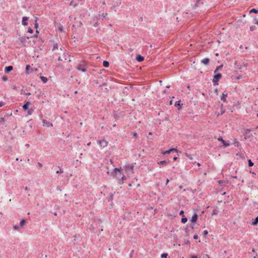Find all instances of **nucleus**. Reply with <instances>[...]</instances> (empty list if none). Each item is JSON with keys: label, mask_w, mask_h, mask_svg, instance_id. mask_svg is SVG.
<instances>
[{"label": "nucleus", "mask_w": 258, "mask_h": 258, "mask_svg": "<svg viewBox=\"0 0 258 258\" xmlns=\"http://www.w3.org/2000/svg\"><path fill=\"white\" fill-rule=\"evenodd\" d=\"M76 68L78 71H82V72H86V69L85 62L84 61H80L77 65Z\"/></svg>", "instance_id": "1"}, {"label": "nucleus", "mask_w": 258, "mask_h": 258, "mask_svg": "<svg viewBox=\"0 0 258 258\" xmlns=\"http://www.w3.org/2000/svg\"><path fill=\"white\" fill-rule=\"evenodd\" d=\"M221 77L222 76L220 74H217L214 76V78L213 79V82L215 85L217 84V82L221 78Z\"/></svg>", "instance_id": "2"}, {"label": "nucleus", "mask_w": 258, "mask_h": 258, "mask_svg": "<svg viewBox=\"0 0 258 258\" xmlns=\"http://www.w3.org/2000/svg\"><path fill=\"white\" fill-rule=\"evenodd\" d=\"M98 143L100 145V147L102 148L106 147L108 145V142L104 140L99 141Z\"/></svg>", "instance_id": "3"}, {"label": "nucleus", "mask_w": 258, "mask_h": 258, "mask_svg": "<svg viewBox=\"0 0 258 258\" xmlns=\"http://www.w3.org/2000/svg\"><path fill=\"white\" fill-rule=\"evenodd\" d=\"M42 123H43V126H45L47 127H52L53 126V124L52 123L50 122H48V121H47L45 119H42Z\"/></svg>", "instance_id": "4"}, {"label": "nucleus", "mask_w": 258, "mask_h": 258, "mask_svg": "<svg viewBox=\"0 0 258 258\" xmlns=\"http://www.w3.org/2000/svg\"><path fill=\"white\" fill-rule=\"evenodd\" d=\"M218 140L221 141L222 143L223 146L225 147H228L230 145L229 143L225 142L224 140H223L222 137L218 138Z\"/></svg>", "instance_id": "5"}, {"label": "nucleus", "mask_w": 258, "mask_h": 258, "mask_svg": "<svg viewBox=\"0 0 258 258\" xmlns=\"http://www.w3.org/2000/svg\"><path fill=\"white\" fill-rule=\"evenodd\" d=\"M171 151H175V152H177V150L176 148H171L168 150H167L166 151H164L163 152H162V154L165 155V154H170L171 153Z\"/></svg>", "instance_id": "6"}, {"label": "nucleus", "mask_w": 258, "mask_h": 258, "mask_svg": "<svg viewBox=\"0 0 258 258\" xmlns=\"http://www.w3.org/2000/svg\"><path fill=\"white\" fill-rule=\"evenodd\" d=\"M197 219H198V215L196 213H195L191 217V222L194 223H195L197 222Z\"/></svg>", "instance_id": "7"}, {"label": "nucleus", "mask_w": 258, "mask_h": 258, "mask_svg": "<svg viewBox=\"0 0 258 258\" xmlns=\"http://www.w3.org/2000/svg\"><path fill=\"white\" fill-rule=\"evenodd\" d=\"M26 71L27 74H29L33 71V69L30 65H27L26 67Z\"/></svg>", "instance_id": "8"}, {"label": "nucleus", "mask_w": 258, "mask_h": 258, "mask_svg": "<svg viewBox=\"0 0 258 258\" xmlns=\"http://www.w3.org/2000/svg\"><path fill=\"white\" fill-rule=\"evenodd\" d=\"M28 19V18L27 17H23V19H22V24L23 25H24V26H27L28 25V23L27 22Z\"/></svg>", "instance_id": "9"}, {"label": "nucleus", "mask_w": 258, "mask_h": 258, "mask_svg": "<svg viewBox=\"0 0 258 258\" xmlns=\"http://www.w3.org/2000/svg\"><path fill=\"white\" fill-rule=\"evenodd\" d=\"M121 168H115L114 169V171L113 172V174L117 175V174H121Z\"/></svg>", "instance_id": "10"}, {"label": "nucleus", "mask_w": 258, "mask_h": 258, "mask_svg": "<svg viewBox=\"0 0 258 258\" xmlns=\"http://www.w3.org/2000/svg\"><path fill=\"white\" fill-rule=\"evenodd\" d=\"M31 104V102L28 101L27 102L25 103V104L23 106V109L24 110H27L28 107H29V106L30 105V104Z\"/></svg>", "instance_id": "11"}, {"label": "nucleus", "mask_w": 258, "mask_h": 258, "mask_svg": "<svg viewBox=\"0 0 258 258\" xmlns=\"http://www.w3.org/2000/svg\"><path fill=\"white\" fill-rule=\"evenodd\" d=\"M170 163L169 160H164L158 163V164L165 165Z\"/></svg>", "instance_id": "12"}, {"label": "nucleus", "mask_w": 258, "mask_h": 258, "mask_svg": "<svg viewBox=\"0 0 258 258\" xmlns=\"http://www.w3.org/2000/svg\"><path fill=\"white\" fill-rule=\"evenodd\" d=\"M26 223V222L25 219H22L20 223V227H21L22 228H23V227L25 225Z\"/></svg>", "instance_id": "13"}, {"label": "nucleus", "mask_w": 258, "mask_h": 258, "mask_svg": "<svg viewBox=\"0 0 258 258\" xmlns=\"http://www.w3.org/2000/svg\"><path fill=\"white\" fill-rule=\"evenodd\" d=\"M13 228L14 230L19 231L22 228L20 227V225H15L13 226Z\"/></svg>", "instance_id": "14"}, {"label": "nucleus", "mask_w": 258, "mask_h": 258, "mask_svg": "<svg viewBox=\"0 0 258 258\" xmlns=\"http://www.w3.org/2000/svg\"><path fill=\"white\" fill-rule=\"evenodd\" d=\"M209 59L208 58H204L202 60V63H203L204 64H208L209 62Z\"/></svg>", "instance_id": "15"}, {"label": "nucleus", "mask_w": 258, "mask_h": 258, "mask_svg": "<svg viewBox=\"0 0 258 258\" xmlns=\"http://www.w3.org/2000/svg\"><path fill=\"white\" fill-rule=\"evenodd\" d=\"M13 70V67L11 66L6 67L5 72L6 73H9Z\"/></svg>", "instance_id": "16"}, {"label": "nucleus", "mask_w": 258, "mask_h": 258, "mask_svg": "<svg viewBox=\"0 0 258 258\" xmlns=\"http://www.w3.org/2000/svg\"><path fill=\"white\" fill-rule=\"evenodd\" d=\"M136 59L139 62H141L144 60V57L140 55H138L136 57Z\"/></svg>", "instance_id": "17"}, {"label": "nucleus", "mask_w": 258, "mask_h": 258, "mask_svg": "<svg viewBox=\"0 0 258 258\" xmlns=\"http://www.w3.org/2000/svg\"><path fill=\"white\" fill-rule=\"evenodd\" d=\"M227 96V93H226V94L223 93L222 96L221 98V100H222L224 102H226V98Z\"/></svg>", "instance_id": "18"}, {"label": "nucleus", "mask_w": 258, "mask_h": 258, "mask_svg": "<svg viewBox=\"0 0 258 258\" xmlns=\"http://www.w3.org/2000/svg\"><path fill=\"white\" fill-rule=\"evenodd\" d=\"M40 79L42 80V81L44 83H45L47 82V78L45 77H43V76H40Z\"/></svg>", "instance_id": "19"}, {"label": "nucleus", "mask_w": 258, "mask_h": 258, "mask_svg": "<svg viewBox=\"0 0 258 258\" xmlns=\"http://www.w3.org/2000/svg\"><path fill=\"white\" fill-rule=\"evenodd\" d=\"M258 223V216L256 217V218L253 220V221L252 222V225H256Z\"/></svg>", "instance_id": "20"}, {"label": "nucleus", "mask_w": 258, "mask_h": 258, "mask_svg": "<svg viewBox=\"0 0 258 258\" xmlns=\"http://www.w3.org/2000/svg\"><path fill=\"white\" fill-rule=\"evenodd\" d=\"M103 66L105 68H107L109 66V62L107 61L104 60L103 62Z\"/></svg>", "instance_id": "21"}, {"label": "nucleus", "mask_w": 258, "mask_h": 258, "mask_svg": "<svg viewBox=\"0 0 258 258\" xmlns=\"http://www.w3.org/2000/svg\"><path fill=\"white\" fill-rule=\"evenodd\" d=\"M187 219L186 217H183L181 219V222L183 223H185L187 222Z\"/></svg>", "instance_id": "22"}, {"label": "nucleus", "mask_w": 258, "mask_h": 258, "mask_svg": "<svg viewBox=\"0 0 258 258\" xmlns=\"http://www.w3.org/2000/svg\"><path fill=\"white\" fill-rule=\"evenodd\" d=\"M222 67H223V66H222V65H221V66H220L218 67L216 69V70H215L214 73H217V71H218L219 69H221V68H222Z\"/></svg>", "instance_id": "23"}, {"label": "nucleus", "mask_w": 258, "mask_h": 258, "mask_svg": "<svg viewBox=\"0 0 258 258\" xmlns=\"http://www.w3.org/2000/svg\"><path fill=\"white\" fill-rule=\"evenodd\" d=\"M250 13H257L258 10L255 9H253L250 10Z\"/></svg>", "instance_id": "24"}, {"label": "nucleus", "mask_w": 258, "mask_h": 258, "mask_svg": "<svg viewBox=\"0 0 258 258\" xmlns=\"http://www.w3.org/2000/svg\"><path fill=\"white\" fill-rule=\"evenodd\" d=\"M243 68V66L242 64H237L236 65V69H242Z\"/></svg>", "instance_id": "25"}, {"label": "nucleus", "mask_w": 258, "mask_h": 258, "mask_svg": "<svg viewBox=\"0 0 258 258\" xmlns=\"http://www.w3.org/2000/svg\"><path fill=\"white\" fill-rule=\"evenodd\" d=\"M2 79L3 81H7L8 80V78L7 76H3L2 78Z\"/></svg>", "instance_id": "26"}, {"label": "nucleus", "mask_w": 258, "mask_h": 258, "mask_svg": "<svg viewBox=\"0 0 258 258\" xmlns=\"http://www.w3.org/2000/svg\"><path fill=\"white\" fill-rule=\"evenodd\" d=\"M132 135L133 136V137H135V138H138V134L136 132H134L132 134Z\"/></svg>", "instance_id": "27"}, {"label": "nucleus", "mask_w": 258, "mask_h": 258, "mask_svg": "<svg viewBox=\"0 0 258 258\" xmlns=\"http://www.w3.org/2000/svg\"><path fill=\"white\" fill-rule=\"evenodd\" d=\"M180 101H176L175 102V106L176 107H178V106H180Z\"/></svg>", "instance_id": "28"}, {"label": "nucleus", "mask_w": 258, "mask_h": 258, "mask_svg": "<svg viewBox=\"0 0 258 258\" xmlns=\"http://www.w3.org/2000/svg\"><path fill=\"white\" fill-rule=\"evenodd\" d=\"M167 253H162L161 254V257L162 258H166L167 257Z\"/></svg>", "instance_id": "29"}, {"label": "nucleus", "mask_w": 258, "mask_h": 258, "mask_svg": "<svg viewBox=\"0 0 258 258\" xmlns=\"http://www.w3.org/2000/svg\"><path fill=\"white\" fill-rule=\"evenodd\" d=\"M77 4H75L73 1H72L71 3H70V6H73V7H76L77 6Z\"/></svg>", "instance_id": "30"}, {"label": "nucleus", "mask_w": 258, "mask_h": 258, "mask_svg": "<svg viewBox=\"0 0 258 258\" xmlns=\"http://www.w3.org/2000/svg\"><path fill=\"white\" fill-rule=\"evenodd\" d=\"M248 165L250 167L252 166L253 165V163L251 162L250 160H248Z\"/></svg>", "instance_id": "31"}, {"label": "nucleus", "mask_w": 258, "mask_h": 258, "mask_svg": "<svg viewBox=\"0 0 258 258\" xmlns=\"http://www.w3.org/2000/svg\"><path fill=\"white\" fill-rule=\"evenodd\" d=\"M185 155H186V157H187L189 159H190V160H192V157L191 156V155H189V154H187V153L185 154Z\"/></svg>", "instance_id": "32"}, {"label": "nucleus", "mask_w": 258, "mask_h": 258, "mask_svg": "<svg viewBox=\"0 0 258 258\" xmlns=\"http://www.w3.org/2000/svg\"><path fill=\"white\" fill-rule=\"evenodd\" d=\"M63 59L66 60V59H67V58H66V57H62H62H59L58 58V60H59V61H62Z\"/></svg>", "instance_id": "33"}, {"label": "nucleus", "mask_w": 258, "mask_h": 258, "mask_svg": "<svg viewBox=\"0 0 258 258\" xmlns=\"http://www.w3.org/2000/svg\"><path fill=\"white\" fill-rule=\"evenodd\" d=\"M33 112V110H29L28 111V115H31L32 114V113Z\"/></svg>", "instance_id": "34"}, {"label": "nucleus", "mask_w": 258, "mask_h": 258, "mask_svg": "<svg viewBox=\"0 0 258 258\" xmlns=\"http://www.w3.org/2000/svg\"><path fill=\"white\" fill-rule=\"evenodd\" d=\"M58 48V45L57 44H54L53 45V49Z\"/></svg>", "instance_id": "35"}, {"label": "nucleus", "mask_w": 258, "mask_h": 258, "mask_svg": "<svg viewBox=\"0 0 258 258\" xmlns=\"http://www.w3.org/2000/svg\"><path fill=\"white\" fill-rule=\"evenodd\" d=\"M242 78H243V77H242V76H238V77H236L235 78V79H236V80H239V79H242Z\"/></svg>", "instance_id": "36"}, {"label": "nucleus", "mask_w": 258, "mask_h": 258, "mask_svg": "<svg viewBox=\"0 0 258 258\" xmlns=\"http://www.w3.org/2000/svg\"><path fill=\"white\" fill-rule=\"evenodd\" d=\"M208 234V231H207V230H205V231H204V235L205 236H206Z\"/></svg>", "instance_id": "37"}, {"label": "nucleus", "mask_w": 258, "mask_h": 258, "mask_svg": "<svg viewBox=\"0 0 258 258\" xmlns=\"http://www.w3.org/2000/svg\"><path fill=\"white\" fill-rule=\"evenodd\" d=\"M255 26H251L250 27V30L251 31H253L255 29Z\"/></svg>", "instance_id": "38"}, {"label": "nucleus", "mask_w": 258, "mask_h": 258, "mask_svg": "<svg viewBox=\"0 0 258 258\" xmlns=\"http://www.w3.org/2000/svg\"><path fill=\"white\" fill-rule=\"evenodd\" d=\"M28 32L30 33H32L33 32V30L31 28H29Z\"/></svg>", "instance_id": "39"}, {"label": "nucleus", "mask_w": 258, "mask_h": 258, "mask_svg": "<svg viewBox=\"0 0 258 258\" xmlns=\"http://www.w3.org/2000/svg\"><path fill=\"white\" fill-rule=\"evenodd\" d=\"M194 238L195 239H197L198 238V235L197 234H195L194 236Z\"/></svg>", "instance_id": "40"}, {"label": "nucleus", "mask_w": 258, "mask_h": 258, "mask_svg": "<svg viewBox=\"0 0 258 258\" xmlns=\"http://www.w3.org/2000/svg\"><path fill=\"white\" fill-rule=\"evenodd\" d=\"M234 144H235V146H237V147H238V146H239V143L238 142H236L234 143Z\"/></svg>", "instance_id": "41"}, {"label": "nucleus", "mask_w": 258, "mask_h": 258, "mask_svg": "<svg viewBox=\"0 0 258 258\" xmlns=\"http://www.w3.org/2000/svg\"><path fill=\"white\" fill-rule=\"evenodd\" d=\"M38 23L37 22H36L35 24V28L36 29H37L38 28Z\"/></svg>", "instance_id": "42"}, {"label": "nucleus", "mask_w": 258, "mask_h": 258, "mask_svg": "<svg viewBox=\"0 0 258 258\" xmlns=\"http://www.w3.org/2000/svg\"><path fill=\"white\" fill-rule=\"evenodd\" d=\"M121 179L122 181L125 180V176L124 175H123V176H122Z\"/></svg>", "instance_id": "43"}, {"label": "nucleus", "mask_w": 258, "mask_h": 258, "mask_svg": "<svg viewBox=\"0 0 258 258\" xmlns=\"http://www.w3.org/2000/svg\"><path fill=\"white\" fill-rule=\"evenodd\" d=\"M4 105V103L3 102H0V107H2Z\"/></svg>", "instance_id": "44"}, {"label": "nucleus", "mask_w": 258, "mask_h": 258, "mask_svg": "<svg viewBox=\"0 0 258 258\" xmlns=\"http://www.w3.org/2000/svg\"><path fill=\"white\" fill-rule=\"evenodd\" d=\"M62 172H63V171L61 169H60V171H56V173H62Z\"/></svg>", "instance_id": "45"}, {"label": "nucleus", "mask_w": 258, "mask_h": 258, "mask_svg": "<svg viewBox=\"0 0 258 258\" xmlns=\"http://www.w3.org/2000/svg\"><path fill=\"white\" fill-rule=\"evenodd\" d=\"M62 30H63V28H62V26H61V27H60L59 28V30L60 31H61H61H62Z\"/></svg>", "instance_id": "46"}, {"label": "nucleus", "mask_w": 258, "mask_h": 258, "mask_svg": "<svg viewBox=\"0 0 258 258\" xmlns=\"http://www.w3.org/2000/svg\"><path fill=\"white\" fill-rule=\"evenodd\" d=\"M224 182V181H223V180H219V181H218V182H219V184H222V183H223Z\"/></svg>", "instance_id": "47"}, {"label": "nucleus", "mask_w": 258, "mask_h": 258, "mask_svg": "<svg viewBox=\"0 0 258 258\" xmlns=\"http://www.w3.org/2000/svg\"><path fill=\"white\" fill-rule=\"evenodd\" d=\"M106 16H107V13H103V14H102V16H103V17H106Z\"/></svg>", "instance_id": "48"}, {"label": "nucleus", "mask_w": 258, "mask_h": 258, "mask_svg": "<svg viewBox=\"0 0 258 258\" xmlns=\"http://www.w3.org/2000/svg\"><path fill=\"white\" fill-rule=\"evenodd\" d=\"M169 182V180L168 179H167L166 180V184H167Z\"/></svg>", "instance_id": "49"}, {"label": "nucleus", "mask_w": 258, "mask_h": 258, "mask_svg": "<svg viewBox=\"0 0 258 258\" xmlns=\"http://www.w3.org/2000/svg\"><path fill=\"white\" fill-rule=\"evenodd\" d=\"M183 213H184V212H183V211H181L180 212V213H179V214H180V215H182V214H183Z\"/></svg>", "instance_id": "50"}, {"label": "nucleus", "mask_w": 258, "mask_h": 258, "mask_svg": "<svg viewBox=\"0 0 258 258\" xmlns=\"http://www.w3.org/2000/svg\"><path fill=\"white\" fill-rule=\"evenodd\" d=\"M177 158L175 157L173 158V160L175 161V160H177Z\"/></svg>", "instance_id": "51"}, {"label": "nucleus", "mask_w": 258, "mask_h": 258, "mask_svg": "<svg viewBox=\"0 0 258 258\" xmlns=\"http://www.w3.org/2000/svg\"><path fill=\"white\" fill-rule=\"evenodd\" d=\"M26 95L29 96V95H31V93H26Z\"/></svg>", "instance_id": "52"}, {"label": "nucleus", "mask_w": 258, "mask_h": 258, "mask_svg": "<svg viewBox=\"0 0 258 258\" xmlns=\"http://www.w3.org/2000/svg\"><path fill=\"white\" fill-rule=\"evenodd\" d=\"M191 258H197L196 256L193 255L191 256Z\"/></svg>", "instance_id": "53"}, {"label": "nucleus", "mask_w": 258, "mask_h": 258, "mask_svg": "<svg viewBox=\"0 0 258 258\" xmlns=\"http://www.w3.org/2000/svg\"><path fill=\"white\" fill-rule=\"evenodd\" d=\"M179 188L180 189H181V188H182V186L181 185H180V186H179Z\"/></svg>", "instance_id": "54"}, {"label": "nucleus", "mask_w": 258, "mask_h": 258, "mask_svg": "<svg viewBox=\"0 0 258 258\" xmlns=\"http://www.w3.org/2000/svg\"><path fill=\"white\" fill-rule=\"evenodd\" d=\"M38 164H39V165L40 166H41V167L42 166V164H41V163H38Z\"/></svg>", "instance_id": "55"}, {"label": "nucleus", "mask_w": 258, "mask_h": 258, "mask_svg": "<svg viewBox=\"0 0 258 258\" xmlns=\"http://www.w3.org/2000/svg\"><path fill=\"white\" fill-rule=\"evenodd\" d=\"M91 144V142H89L87 144V146H90Z\"/></svg>", "instance_id": "56"}, {"label": "nucleus", "mask_w": 258, "mask_h": 258, "mask_svg": "<svg viewBox=\"0 0 258 258\" xmlns=\"http://www.w3.org/2000/svg\"><path fill=\"white\" fill-rule=\"evenodd\" d=\"M33 71H34V72H36V71H37V69H35L33 70Z\"/></svg>", "instance_id": "57"}, {"label": "nucleus", "mask_w": 258, "mask_h": 258, "mask_svg": "<svg viewBox=\"0 0 258 258\" xmlns=\"http://www.w3.org/2000/svg\"><path fill=\"white\" fill-rule=\"evenodd\" d=\"M255 24H256V25H258V20H257V21L256 22Z\"/></svg>", "instance_id": "58"}, {"label": "nucleus", "mask_w": 258, "mask_h": 258, "mask_svg": "<svg viewBox=\"0 0 258 258\" xmlns=\"http://www.w3.org/2000/svg\"><path fill=\"white\" fill-rule=\"evenodd\" d=\"M197 165L200 166L201 165V164L199 163H198Z\"/></svg>", "instance_id": "59"}, {"label": "nucleus", "mask_w": 258, "mask_h": 258, "mask_svg": "<svg viewBox=\"0 0 258 258\" xmlns=\"http://www.w3.org/2000/svg\"><path fill=\"white\" fill-rule=\"evenodd\" d=\"M102 4L103 5H105V2H103Z\"/></svg>", "instance_id": "60"}, {"label": "nucleus", "mask_w": 258, "mask_h": 258, "mask_svg": "<svg viewBox=\"0 0 258 258\" xmlns=\"http://www.w3.org/2000/svg\"><path fill=\"white\" fill-rule=\"evenodd\" d=\"M28 187H25V190H28Z\"/></svg>", "instance_id": "61"}, {"label": "nucleus", "mask_w": 258, "mask_h": 258, "mask_svg": "<svg viewBox=\"0 0 258 258\" xmlns=\"http://www.w3.org/2000/svg\"><path fill=\"white\" fill-rule=\"evenodd\" d=\"M149 134V135H152L151 132H150Z\"/></svg>", "instance_id": "62"}, {"label": "nucleus", "mask_w": 258, "mask_h": 258, "mask_svg": "<svg viewBox=\"0 0 258 258\" xmlns=\"http://www.w3.org/2000/svg\"><path fill=\"white\" fill-rule=\"evenodd\" d=\"M216 56H218V55H219V54H218V53H217L216 54Z\"/></svg>", "instance_id": "63"}, {"label": "nucleus", "mask_w": 258, "mask_h": 258, "mask_svg": "<svg viewBox=\"0 0 258 258\" xmlns=\"http://www.w3.org/2000/svg\"><path fill=\"white\" fill-rule=\"evenodd\" d=\"M29 144H26V146H27V147H29Z\"/></svg>", "instance_id": "64"}]
</instances>
